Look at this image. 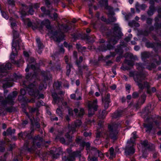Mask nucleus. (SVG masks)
<instances>
[{"label": "nucleus", "instance_id": "1", "mask_svg": "<svg viewBox=\"0 0 161 161\" xmlns=\"http://www.w3.org/2000/svg\"><path fill=\"white\" fill-rule=\"evenodd\" d=\"M151 65H149L148 63H136V66L137 69L140 71H131L130 72L129 76L130 77H133L137 85L141 90H143L145 88L147 89V93L151 94L156 92V89L155 87H153L151 90L149 88L150 87L149 85L147 82H142L145 77V75L143 74L142 71L146 68L149 70H151L153 68L156 67L155 63L157 64L158 62V60H156L154 61Z\"/></svg>", "mask_w": 161, "mask_h": 161}, {"label": "nucleus", "instance_id": "2", "mask_svg": "<svg viewBox=\"0 0 161 161\" xmlns=\"http://www.w3.org/2000/svg\"><path fill=\"white\" fill-rule=\"evenodd\" d=\"M31 76V75L28 74L26 75V80L24 81L23 83V87L26 88V91L28 92L29 94L34 97H38V98H44V95L42 94H39V92L37 89L38 83L37 80H38V76L37 74L34 72L31 77V79H34L36 81L33 83L29 84L30 82L28 79Z\"/></svg>", "mask_w": 161, "mask_h": 161}, {"label": "nucleus", "instance_id": "3", "mask_svg": "<svg viewBox=\"0 0 161 161\" xmlns=\"http://www.w3.org/2000/svg\"><path fill=\"white\" fill-rule=\"evenodd\" d=\"M17 95V93L16 92H13L12 93L9 94L7 97L5 98L4 100H3V97H0V102H1V104L3 106L8 104L10 105H13L14 101ZM4 110L9 112H11L14 110L12 107L6 108L4 106V109H2L0 107V114L3 113Z\"/></svg>", "mask_w": 161, "mask_h": 161}, {"label": "nucleus", "instance_id": "4", "mask_svg": "<svg viewBox=\"0 0 161 161\" xmlns=\"http://www.w3.org/2000/svg\"><path fill=\"white\" fill-rule=\"evenodd\" d=\"M42 141V138L38 135L35 137L32 141L29 140L26 141L24 147L28 152H32L37 148L40 147L41 143Z\"/></svg>", "mask_w": 161, "mask_h": 161}, {"label": "nucleus", "instance_id": "5", "mask_svg": "<svg viewBox=\"0 0 161 161\" xmlns=\"http://www.w3.org/2000/svg\"><path fill=\"white\" fill-rule=\"evenodd\" d=\"M119 126V125L115 123H112L109 125L108 126V131L104 133L106 138H110L114 140L116 139L117 138V135L118 133L117 129Z\"/></svg>", "mask_w": 161, "mask_h": 161}, {"label": "nucleus", "instance_id": "6", "mask_svg": "<svg viewBox=\"0 0 161 161\" xmlns=\"http://www.w3.org/2000/svg\"><path fill=\"white\" fill-rule=\"evenodd\" d=\"M114 30L115 35L112 37L109 41V43L114 45L117 43L118 40L122 35V34L120 28L117 24H115Z\"/></svg>", "mask_w": 161, "mask_h": 161}, {"label": "nucleus", "instance_id": "7", "mask_svg": "<svg viewBox=\"0 0 161 161\" xmlns=\"http://www.w3.org/2000/svg\"><path fill=\"white\" fill-rule=\"evenodd\" d=\"M81 125V122L80 120H77L74 122V124H72L70 126L69 125L68 126V129L69 130V132H67L65 135V136L68 139L69 141V142H71L72 141V136H70L69 135V133L71 132H72V134H73L76 131V128L79 127Z\"/></svg>", "mask_w": 161, "mask_h": 161}, {"label": "nucleus", "instance_id": "8", "mask_svg": "<svg viewBox=\"0 0 161 161\" xmlns=\"http://www.w3.org/2000/svg\"><path fill=\"white\" fill-rule=\"evenodd\" d=\"M67 151L69 154V156L63 157L62 160L63 161H74L75 157H80L81 156L80 151H76L71 153V149L68 148L67 149Z\"/></svg>", "mask_w": 161, "mask_h": 161}, {"label": "nucleus", "instance_id": "9", "mask_svg": "<svg viewBox=\"0 0 161 161\" xmlns=\"http://www.w3.org/2000/svg\"><path fill=\"white\" fill-rule=\"evenodd\" d=\"M22 7L21 8L20 12L21 14L22 19L24 20V17L25 16L30 14L33 15L34 11L33 9V5H30L29 7L24 4H22Z\"/></svg>", "mask_w": 161, "mask_h": 161}, {"label": "nucleus", "instance_id": "10", "mask_svg": "<svg viewBox=\"0 0 161 161\" xmlns=\"http://www.w3.org/2000/svg\"><path fill=\"white\" fill-rule=\"evenodd\" d=\"M13 39L12 42L13 47H18L19 49H24L23 44L21 42L20 38H19V34L18 32L16 30L13 31Z\"/></svg>", "mask_w": 161, "mask_h": 161}, {"label": "nucleus", "instance_id": "11", "mask_svg": "<svg viewBox=\"0 0 161 161\" xmlns=\"http://www.w3.org/2000/svg\"><path fill=\"white\" fill-rule=\"evenodd\" d=\"M87 103L88 108V115L89 116H91L97 109V100L95 99L93 101H88Z\"/></svg>", "mask_w": 161, "mask_h": 161}, {"label": "nucleus", "instance_id": "12", "mask_svg": "<svg viewBox=\"0 0 161 161\" xmlns=\"http://www.w3.org/2000/svg\"><path fill=\"white\" fill-rule=\"evenodd\" d=\"M135 145V143H132L129 141H127V145L125 149V155L126 156L131 155L135 153V149L134 146Z\"/></svg>", "mask_w": 161, "mask_h": 161}, {"label": "nucleus", "instance_id": "13", "mask_svg": "<svg viewBox=\"0 0 161 161\" xmlns=\"http://www.w3.org/2000/svg\"><path fill=\"white\" fill-rule=\"evenodd\" d=\"M75 141L77 144L80 145V150L83 149L85 146H86V150L88 151L89 150L90 146V143L89 142L85 143L81 137H77Z\"/></svg>", "mask_w": 161, "mask_h": 161}, {"label": "nucleus", "instance_id": "14", "mask_svg": "<svg viewBox=\"0 0 161 161\" xmlns=\"http://www.w3.org/2000/svg\"><path fill=\"white\" fill-rule=\"evenodd\" d=\"M18 48V47H13L12 46V51L10 56V59L12 63L17 64L19 66L20 64L23 62L22 59H20L19 61H15L14 59L15 57L17 55V52L16 50V48Z\"/></svg>", "mask_w": 161, "mask_h": 161}, {"label": "nucleus", "instance_id": "15", "mask_svg": "<svg viewBox=\"0 0 161 161\" xmlns=\"http://www.w3.org/2000/svg\"><path fill=\"white\" fill-rule=\"evenodd\" d=\"M11 68V64L7 63L5 66L3 64L0 66V77L5 75L7 72V69H10Z\"/></svg>", "mask_w": 161, "mask_h": 161}, {"label": "nucleus", "instance_id": "16", "mask_svg": "<svg viewBox=\"0 0 161 161\" xmlns=\"http://www.w3.org/2000/svg\"><path fill=\"white\" fill-rule=\"evenodd\" d=\"M35 59L33 58H28L27 61L29 64H27V66L25 69L26 72L29 71V69L31 68L32 70H35L36 69V66L35 65Z\"/></svg>", "mask_w": 161, "mask_h": 161}, {"label": "nucleus", "instance_id": "17", "mask_svg": "<svg viewBox=\"0 0 161 161\" xmlns=\"http://www.w3.org/2000/svg\"><path fill=\"white\" fill-rule=\"evenodd\" d=\"M146 46L148 48H152L155 51H156L158 49L161 48V43L158 42L156 43L147 42L146 43Z\"/></svg>", "mask_w": 161, "mask_h": 161}, {"label": "nucleus", "instance_id": "18", "mask_svg": "<svg viewBox=\"0 0 161 161\" xmlns=\"http://www.w3.org/2000/svg\"><path fill=\"white\" fill-rule=\"evenodd\" d=\"M61 152L62 149L60 148H53L50 150V153L53 155V157L55 158H57L59 156L60 153Z\"/></svg>", "mask_w": 161, "mask_h": 161}, {"label": "nucleus", "instance_id": "19", "mask_svg": "<svg viewBox=\"0 0 161 161\" xmlns=\"http://www.w3.org/2000/svg\"><path fill=\"white\" fill-rule=\"evenodd\" d=\"M143 147H145L150 150H153L155 148V146L152 143H148L147 140H145L141 142Z\"/></svg>", "mask_w": 161, "mask_h": 161}, {"label": "nucleus", "instance_id": "20", "mask_svg": "<svg viewBox=\"0 0 161 161\" xmlns=\"http://www.w3.org/2000/svg\"><path fill=\"white\" fill-rule=\"evenodd\" d=\"M52 97L53 98L52 103L54 104H57L59 105L60 102L62 101L61 99L58 97L57 94L55 93H53L52 94Z\"/></svg>", "mask_w": 161, "mask_h": 161}, {"label": "nucleus", "instance_id": "21", "mask_svg": "<svg viewBox=\"0 0 161 161\" xmlns=\"http://www.w3.org/2000/svg\"><path fill=\"white\" fill-rule=\"evenodd\" d=\"M57 32H55L53 36L55 41L58 42H59L62 40L64 38V35L63 33L59 34V36Z\"/></svg>", "mask_w": 161, "mask_h": 161}, {"label": "nucleus", "instance_id": "22", "mask_svg": "<svg viewBox=\"0 0 161 161\" xmlns=\"http://www.w3.org/2000/svg\"><path fill=\"white\" fill-rule=\"evenodd\" d=\"M110 95L108 94L106 97L102 99L103 102L104 103V107L105 110L107 109L109 107V103L110 102Z\"/></svg>", "mask_w": 161, "mask_h": 161}, {"label": "nucleus", "instance_id": "23", "mask_svg": "<svg viewBox=\"0 0 161 161\" xmlns=\"http://www.w3.org/2000/svg\"><path fill=\"white\" fill-rule=\"evenodd\" d=\"M92 153H93L96 155H98L100 158H102L103 157V154L98 150L95 147L92 148L91 150Z\"/></svg>", "mask_w": 161, "mask_h": 161}, {"label": "nucleus", "instance_id": "24", "mask_svg": "<svg viewBox=\"0 0 161 161\" xmlns=\"http://www.w3.org/2000/svg\"><path fill=\"white\" fill-rule=\"evenodd\" d=\"M41 75L44 77V81L50 80L51 78V76L48 71H42Z\"/></svg>", "mask_w": 161, "mask_h": 161}, {"label": "nucleus", "instance_id": "25", "mask_svg": "<svg viewBox=\"0 0 161 161\" xmlns=\"http://www.w3.org/2000/svg\"><path fill=\"white\" fill-rule=\"evenodd\" d=\"M113 9L110 11V12L108 14L109 21L111 22H114L116 20V19L114 16V12L113 11Z\"/></svg>", "mask_w": 161, "mask_h": 161}, {"label": "nucleus", "instance_id": "26", "mask_svg": "<svg viewBox=\"0 0 161 161\" xmlns=\"http://www.w3.org/2000/svg\"><path fill=\"white\" fill-rule=\"evenodd\" d=\"M147 7L145 4H140L138 3H137L136 5V11L138 13H139L140 10H144Z\"/></svg>", "mask_w": 161, "mask_h": 161}, {"label": "nucleus", "instance_id": "27", "mask_svg": "<svg viewBox=\"0 0 161 161\" xmlns=\"http://www.w3.org/2000/svg\"><path fill=\"white\" fill-rule=\"evenodd\" d=\"M108 0H100V3L101 4L103 5H105V8L107 9L111 10H113V8L110 6H108Z\"/></svg>", "mask_w": 161, "mask_h": 161}, {"label": "nucleus", "instance_id": "28", "mask_svg": "<svg viewBox=\"0 0 161 161\" xmlns=\"http://www.w3.org/2000/svg\"><path fill=\"white\" fill-rule=\"evenodd\" d=\"M15 132V129H13L12 130L11 128H9L6 131L3 132V135L4 136L11 135L14 134Z\"/></svg>", "mask_w": 161, "mask_h": 161}, {"label": "nucleus", "instance_id": "29", "mask_svg": "<svg viewBox=\"0 0 161 161\" xmlns=\"http://www.w3.org/2000/svg\"><path fill=\"white\" fill-rule=\"evenodd\" d=\"M102 135L101 133L97 130L96 133V139L94 140V142L96 144H98L101 143V141L99 140V138Z\"/></svg>", "mask_w": 161, "mask_h": 161}, {"label": "nucleus", "instance_id": "30", "mask_svg": "<svg viewBox=\"0 0 161 161\" xmlns=\"http://www.w3.org/2000/svg\"><path fill=\"white\" fill-rule=\"evenodd\" d=\"M18 136L19 137L23 139H25L26 138H29L30 136L29 133L26 132L24 133L21 132L18 134Z\"/></svg>", "mask_w": 161, "mask_h": 161}, {"label": "nucleus", "instance_id": "31", "mask_svg": "<svg viewBox=\"0 0 161 161\" xmlns=\"http://www.w3.org/2000/svg\"><path fill=\"white\" fill-rule=\"evenodd\" d=\"M122 111L120 110L119 111H115L112 114V116L113 118H117L120 117L122 114Z\"/></svg>", "mask_w": 161, "mask_h": 161}, {"label": "nucleus", "instance_id": "32", "mask_svg": "<svg viewBox=\"0 0 161 161\" xmlns=\"http://www.w3.org/2000/svg\"><path fill=\"white\" fill-rule=\"evenodd\" d=\"M42 24L45 25L46 27L48 29H50L51 28V26L50 25V21L47 19L45 20L42 22Z\"/></svg>", "mask_w": 161, "mask_h": 161}, {"label": "nucleus", "instance_id": "33", "mask_svg": "<svg viewBox=\"0 0 161 161\" xmlns=\"http://www.w3.org/2000/svg\"><path fill=\"white\" fill-rule=\"evenodd\" d=\"M136 138V132L134 131L133 132L132 134V137H131L129 140L128 141H129V142L132 143H135V140Z\"/></svg>", "mask_w": 161, "mask_h": 161}, {"label": "nucleus", "instance_id": "34", "mask_svg": "<svg viewBox=\"0 0 161 161\" xmlns=\"http://www.w3.org/2000/svg\"><path fill=\"white\" fill-rule=\"evenodd\" d=\"M150 56L149 53L147 52H144L142 53V58L143 60L145 59L148 58Z\"/></svg>", "mask_w": 161, "mask_h": 161}, {"label": "nucleus", "instance_id": "35", "mask_svg": "<svg viewBox=\"0 0 161 161\" xmlns=\"http://www.w3.org/2000/svg\"><path fill=\"white\" fill-rule=\"evenodd\" d=\"M108 113L105 110H104L102 111L101 113H99V117L100 119H104L106 115Z\"/></svg>", "mask_w": 161, "mask_h": 161}, {"label": "nucleus", "instance_id": "36", "mask_svg": "<svg viewBox=\"0 0 161 161\" xmlns=\"http://www.w3.org/2000/svg\"><path fill=\"white\" fill-rule=\"evenodd\" d=\"M143 125L144 127L147 129L146 131H150L152 129L153 127L152 124H147L144 123Z\"/></svg>", "mask_w": 161, "mask_h": 161}, {"label": "nucleus", "instance_id": "37", "mask_svg": "<svg viewBox=\"0 0 161 161\" xmlns=\"http://www.w3.org/2000/svg\"><path fill=\"white\" fill-rule=\"evenodd\" d=\"M9 20L11 22V26L13 29V31L15 30L17 27V25L14 22H13L12 21H13V19L12 18H10Z\"/></svg>", "mask_w": 161, "mask_h": 161}, {"label": "nucleus", "instance_id": "38", "mask_svg": "<svg viewBox=\"0 0 161 161\" xmlns=\"http://www.w3.org/2000/svg\"><path fill=\"white\" fill-rule=\"evenodd\" d=\"M62 134V133L59 132L58 135L56 136V139H59L60 142L62 143H65V139L63 137H60L59 135Z\"/></svg>", "mask_w": 161, "mask_h": 161}, {"label": "nucleus", "instance_id": "39", "mask_svg": "<svg viewBox=\"0 0 161 161\" xmlns=\"http://www.w3.org/2000/svg\"><path fill=\"white\" fill-rule=\"evenodd\" d=\"M36 42L37 44V46L39 49L43 48V46L41 43L40 39L39 38H36Z\"/></svg>", "mask_w": 161, "mask_h": 161}, {"label": "nucleus", "instance_id": "40", "mask_svg": "<svg viewBox=\"0 0 161 161\" xmlns=\"http://www.w3.org/2000/svg\"><path fill=\"white\" fill-rule=\"evenodd\" d=\"M76 47L79 52H83L85 51L86 49V47H82L80 45L78 44H76Z\"/></svg>", "mask_w": 161, "mask_h": 161}, {"label": "nucleus", "instance_id": "41", "mask_svg": "<svg viewBox=\"0 0 161 161\" xmlns=\"http://www.w3.org/2000/svg\"><path fill=\"white\" fill-rule=\"evenodd\" d=\"M146 95L145 94H144L139 98V100L141 104H142L144 103L146 100Z\"/></svg>", "mask_w": 161, "mask_h": 161}, {"label": "nucleus", "instance_id": "42", "mask_svg": "<svg viewBox=\"0 0 161 161\" xmlns=\"http://www.w3.org/2000/svg\"><path fill=\"white\" fill-rule=\"evenodd\" d=\"M62 29H63L64 31L67 32L69 30V26L66 25H61L60 27Z\"/></svg>", "mask_w": 161, "mask_h": 161}, {"label": "nucleus", "instance_id": "43", "mask_svg": "<svg viewBox=\"0 0 161 161\" xmlns=\"http://www.w3.org/2000/svg\"><path fill=\"white\" fill-rule=\"evenodd\" d=\"M22 76L20 74L17 75L16 74H14L13 75V81H15L16 80L21 78Z\"/></svg>", "mask_w": 161, "mask_h": 161}, {"label": "nucleus", "instance_id": "44", "mask_svg": "<svg viewBox=\"0 0 161 161\" xmlns=\"http://www.w3.org/2000/svg\"><path fill=\"white\" fill-rule=\"evenodd\" d=\"M12 86V83L9 81H7L6 83H3V86L4 88L9 87Z\"/></svg>", "mask_w": 161, "mask_h": 161}, {"label": "nucleus", "instance_id": "45", "mask_svg": "<svg viewBox=\"0 0 161 161\" xmlns=\"http://www.w3.org/2000/svg\"><path fill=\"white\" fill-rule=\"evenodd\" d=\"M47 87V85L46 83H44V84L41 83L39 85V90H42L43 89H46Z\"/></svg>", "mask_w": 161, "mask_h": 161}, {"label": "nucleus", "instance_id": "46", "mask_svg": "<svg viewBox=\"0 0 161 161\" xmlns=\"http://www.w3.org/2000/svg\"><path fill=\"white\" fill-rule=\"evenodd\" d=\"M110 158H113L115 156V154L114 153V149L112 147H111L109 150Z\"/></svg>", "mask_w": 161, "mask_h": 161}, {"label": "nucleus", "instance_id": "47", "mask_svg": "<svg viewBox=\"0 0 161 161\" xmlns=\"http://www.w3.org/2000/svg\"><path fill=\"white\" fill-rule=\"evenodd\" d=\"M154 9L153 6H151L149 8V10L147 12V14L149 15H152L153 14Z\"/></svg>", "mask_w": 161, "mask_h": 161}, {"label": "nucleus", "instance_id": "48", "mask_svg": "<svg viewBox=\"0 0 161 161\" xmlns=\"http://www.w3.org/2000/svg\"><path fill=\"white\" fill-rule=\"evenodd\" d=\"M124 63L127 64L130 66H132L134 65V63L132 61L128 60H125Z\"/></svg>", "mask_w": 161, "mask_h": 161}, {"label": "nucleus", "instance_id": "49", "mask_svg": "<svg viewBox=\"0 0 161 161\" xmlns=\"http://www.w3.org/2000/svg\"><path fill=\"white\" fill-rule=\"evenodd\" d=\"M115 51L117 53H119L120 54H121L123 52L121 46L118 47V48L115 49Z\"/></svg>", "mask_w": 161, "mask_h": 161}, {"label": "nucleus", "instance_id": "50", "mask_svg": "<svg viewBox=\"0 0 161 161\" xmlns=\"http://www.w3.org/2000/svg\"><path fill=\"white\" fill-rule=\"evenodd\" d=\"M24 23L25 24L27 23V25L28 26H31L32 25V23L30 21L29 19L28 18L25 19L24 18V20L22 19Z\"/></svg>", "mask_w": 161, "mask_h": 161}, {"label": "nucleus", "instance_id": "51", "mask_svg": "<svg viewBox=\"0 0 161 161\" xmlns=\"http://www.w3.org/2000/svg\"><path fill=\"white\" fill-rule=\"evenodd\" d=\"M61 82L57 81L54 82L53 86L54 87H56L57 89H58L61 86Z\"/></svg>", "mask_w": 161, "mask_h": 161}, {"label": "nucleus", "instance_id": "52", "mask_svg": "<svg viewBox=\"0 0 161 161\" xmlns=\"http://www.w3.org/2000/svg\"><path fill=\"white\" fill-rule=\"evenodd\" d=\"M153 26H151L150 28L149 31H144L142 32V34L145 36H147L148 35L149 32L153 30Z\"/></svg>", "mask_w": 161, "mask_h": 161}, {"label": "nucleus", "instance_id": "53", "mask_svg": "<svg viewBox=\"0 0 161 161\" xmlns=\"http://www.w3.org/2000/svg\"><path fill=\"white\" fill-rule=\"evenodd\" d=\"M56 113L57 114L60 116L61 118H62L63 117V115L62 113V112L61 110L59 108H58L56 110Z\"/></svg>", "mask_w": 161, "mask_h": 161}, {"label": "nucleus", "instance_id": "54", "mask_svg": "<svg viewBox=\"0 0 161 161\" xmlns=\"http://www.w3.org/2000/svg\"><path fill=\"white\" fill-rule=\"evenodd\" d=\"M30 112L32 113L35 111H36L37 115L38 114V111H37V108H29Z\"/></svg>", "mask_w": 161, "mask_h": 161}, {"label": "nucleus", "instance_id": "55", "mask_svg": "<svg viewBox=\"0 0 161 161\" xmlns=\"http://www.w3.org/2000/svg\"><path fill=\"white\" fill-rule=\"evenodd\" d=\"M84 114V109L82 108H80V112L78 113V116L79 117H81Z\"/></svg>", "mask_w": 161, "mask_h": 161}, {"label": "nucleus", "instance_id": "56", "mask_svg": "<svg viewBox=\"0 0 161 161\" xmlns=\"http://www.w3.org/2000/svg\"><path fill=\"white\" fill-rule=\"evenodd\" d=\"M72 67L71 64H69L67 66L66 68L67 69V75H69V74L70 72V68Z\"/></svg>", "mask_w": 161, "mask_h": 161}, {"label": "nucleus", "instance_id": "57", "mask_svg": "<svg viewBox=\"0 0 161 161\" xmlns=\"http://www.w3.org/2000/svg\"><path fill=\"white\" fill-rule=\"evenodd\" d=\"M1 13L2 16L3 17L6 19H8L9 17L5 12H3L2 11H1Z\"/></svg>", "mask_w": 161, "mask_h": 161}, {"label": "nucleus", "instance_id": "58", "mask_svg": "<svg viewBox=\"0 0 161 161\" xmlns=\"http://www.w3.org/2000/svg\"><path fill=\"white\" fill-rule=\"evenodd\" d=\"M64 46L68 48L69 50L70 49L72 48V46L71 45L68 44L67 42H64Z\"/></svg>", "mask_w": 161, "mask_h": 161}, {"label": "nucleus", "instance_id": "59", "mask_svg": "<svg viewBox=\"0 0 161 161\" xmlns=\"http://www.w3.org/2000/svg\"><path fill=\"white\" fill-rule=\"evenodd\" d=\"M139 94L137 92H134L132 94V97L134 98H136L139 96Z\"/></svg>", "mask_w": 161, "mask_h": 161}, {"label": "nucleus", "instance_id": "60", "mask_svg": "<svg viewBox=\"0 0 161 161\" xmlns=\"http://www.w3.org/2000/svg\"><path fill=\"white\" fill-rule=\"evenodd\" d=\"M113 46H112V45H111L110 44H109L107 45L106 48H105L103 49H101L102 50V51H105V50H106L107 49L110 50V49H113Z\"/></svg>", "mask_w": 161, "mask_h": 161}, {"label": "nucleus", "instance_id": "61", "mask_svg": "<svg viewBox=\"0 0 161 161\" xmlns=\"http://www.w3.org/2000/svg\"><path fill=\"white\" fill-rule=\"evenodd\" d=\"M49 17L54 20H56L58 17V15L56 13H54L53 14V17H52L50 15H49Z\"/></svg>", "mask_w": 161, "mask_h": 161}, {"label": "nucleus", "instance_id": "62", "mask_svg": "<svg viewBox=\"0 0 161 161\" xmlns=\"http://www.w3.org/2000/svg\"><path fill=\"white\" fill-rule=\"evenodd\" d=\"M151 108V105L150 104L148 105L147 107L145 108V111L146 113H149L151 112L150 110V108Z\"/></svg>", "mask_w": 161, "mask_h": 161}, {"label": "nucleus", "instance_id": "63", "mask_svg": "<svg viewBox=\"0 0 161 161\" xmlns=\"http://www.w3.org/2000/svg\"><path fill=\"white\" fill-rule=\"evenodd\" d=\"M90 156H89L88 158V160L89 161H97V158L95 157H93L91 158H90Z\"/></svg>", "mask_w": 161, "mask_h": 161}, {"label": "nucleus", "instance_id": "64", "mask_svg": "<svg viewBox=\"0 0 161 161\" xmlns=\"http://www.w3.org/2000/svg\"><path fill=\"white\" fill-rule=\"evenodd\" d=\"M157 96L159 100L161 101V92H159L157 93Z\"/></svg>", "mask_w": 161, "mask_h": 161}]
</instances>
